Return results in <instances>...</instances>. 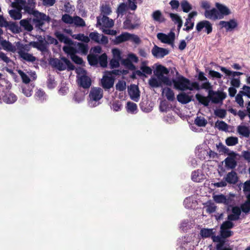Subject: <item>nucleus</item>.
<instances>
[{
    "mask_svg": "<svg viewBox=\"0 0 250 250\" xmlns=\"http://www.w3.org/2000/svg\"><path fill=\"white\" fill-rule=\"evenodd\" d=\"M50 63L52 66L60 71H63L66 69L67 70H73L75 68L68 59L63 57L61 58V60L57 58L53 59Z\"/></svg>",
    "mask_w": 250,
    "mask_h": 250,
    "instance_id": "obj_1",
    "label": "nucleus"
},
{
    "mask_svg": "<svg viewBox=\"0 0 250 250\" xmlns=\"http://www.w3.org/2000/svg\"><path fill=\"white\" fill-rule=\"evenodd\" d=\"M172 83L175 89L181 91L188 90V88H189L188 85H190V80L182 75L172 79Z\"/></svg>",
    "mask_w": 250,
    "mask_h": 250,
    "instance_id": "obj_2",
    "label": "nucleus"
},
{
    "mask_svg": "<svg viewBox=\"0 0 250 250\" xmlns=\"http://www.w3.org/2000/svg\"><path fill=\"white\" fill-rule=\"evenodd\" d=\"M140 25V19L135 14L134 16H127L123 22L124 29L132 30L138 28Z\"/></svg>",
    "mask_w": 250,
    "mask_h": 250,
    "instance_id": "obj_3",
    "label": "nucleus"
},
{
    "mask_svg": "<svg viewBox=\"0 0 250 250\" xmlns=\"http://www.w3.org/2000/svg\"><path fill=\"white\" fill-rule=\"evenodd\" d=\"M32 15L34 17L33 21L35 24L36 27L41 28L42 27L45 21L49 22L50 21V18L49 16L38 11L34 12Z\"/></svg>",
    "mask_w": 250,
    "mask_h": 250,
    "instance_id": "obj_4",
    "label": "nucleus"
},
{
    "mask_svg": "<svg viewBox=\"0 0 250 250\" xmlns=\"http://www.w3.org/2000/svg\"><path fill=\"white\" fill-rule=\"evenodd\" d=\"M209 98L214 104H222L223 101L227 97V94L222 91H214L209 90Z\"/></svg>",
    "mask_w": 250,
    "mask_h": 250,
    "instance_id": "obj_5",
    "label": "nucleus"
},
{
    "mask_svg": "<svg viewBox=\"0 0 250 250\" xmlns=\"http://www.w3.org/2000/svg\"><path fill=\"white\" fill-rule=\"evenodd\" d=\"M205 28V32L207 34H210L212 31V25L208 21L204 20L198 22L196 26V30L199 32Z\"/></svg>",
    "mask_w": 250,
    "mask_h": 250,
    "instance_id": "obj_6",
    "label": "nucleus"
},
{
    "mask_svg": "<svg viewBox=\"0 0 250 250\" xmlns=\"http://www.w3.org/2000/svg\"><path fill=\"white\" fill-rule=\"evenodd\" d=\"M157 38L163 43L171 44L172 43L175 39V33L170 32L168 35L163 33H159L157 35Z\"/></svg>",
    "mask_w": 250,
    "mask_h": 250,
    "instance_id": "obj_7",
    "label": "nucleus"
},
{
    "mask_svg": "<svg viewBox=\"0 0 250 250\" xmlns=\"http://www.w3.org/2000/svg\"><path fill=\"white\" fill-rule=\"evenodd\" d=\"M89 97L91 101H98L103 97V91L100 87L92 88L89 93Z\"/></svg>",
    "mask_w": 250,
    "mask_h": 250,
    "instance_id": "obj_8",
    "label": "nucleus"
},
{
    "mask_svg": "<svg viewBox=\"0 0 250 250\" xmlns=\"http://www.w3.org/2000/svg\"><path fill=\"white\" fill-rule=\"evenodd\" d=\"M152 55L157 58H162L169 54V50L167 49L160 47L154 45L151 50Z\"/></svg>",
    "mask_w": 250,
    "mask_h": 250,
    "instance_id": "obj_9",
    "label": "nucleus"
},
{
    "mask_svg": "<svg viewBox=\"0 0 250 250\" xmlns=\"http://www.w3.org/2000/svg\"><path fill=\"white\" fill-rule=\"evenodd\" d=\"M79 85L84 89H88L91 85V80L86 74H83L78 79Z\"/></svg>",
    "mask_w": 250,
    "mask_h": 250,
    "instance_id": "obj_10",
    "label": "nucleus"
},
{
    "mask_svg": "<svg viewBox=\"0 0 250 250\" xmlns=\"http://www.w3.org/2000/svg\"><path fill=\"white\" fill-rule=\"evenodd\" d=\"M188 87L189 88H188V90H193L194 89L197 90H199L200 89L208 90L211 89L212 86L211 83L208 81L203 83L201 86H199V84L197 82H194L191 83L190 81V85H188Z\"/></svg>",
    "mask_w": 250,
    "mask_h": 250,
    "instance_id": "obj_11",
    "label": "nucleus"
},
{
    "mask_svg": "<svg viewBox=\"0 0 250 250\" xmlns=\"http://www.w3.org/2000/svg\"><path fill=\"white\" fill-rule=\"evenodd\" d=\"M128 94L130 98L135 102H138L140 97V91L138 86L135 84H131L128 88Z\"/></svg>",
    "mask_w": 250,
    "mask_h": 250,
    "instance_id": "obj_12",
    "label": "nucleus"
},
{
    "mask_svg": "<svg viewBox=\"0 0 250 250\" xmlns=\"http://www.w3.org/2000/svg\"><path fill=\"white\" fill-rule=\"evenodd\" d=\"M219 24L222 27H225L227 31H231L238 26V23L235 19H231L228 21H221Z\"/></svg>",
    "mask_w": 250,
    "mask_h": 250,
    "instance_id": "obj_13",
    "label": "nucleus"
},
{
    "mask_svg": "<svg viewBox=\"0 0 250 250\" xmlns=\"http://www.w3.org/2000/svg\"><path fill=\"white\" fill-rule=\"evenodd\" d=\"M204 16L206 18L213 21L221 19V17L219 16L218 11L215 8H213L210 10H205Z\"/></svg>",
    "mask_w": 250,
    "mask_h": 250,
    "instance_id": "obj_14",
    "label": "nucleus"
},
{
    "mask_svg": "<svg viewBox=\"0 0 250 250\" xmlns=\"http://www.w3.org/2000/svg\"><path fill=\"white\" fill-rule=\"evenodd\" d=\"M228 155L230 157H228L225 159L226 166L232 169L234 168L236 166V162L235 160L236 154L233 151H231L228 153Z\"/></svg>",
    "mask_w": 250,
    "mask_h": 250,
    "instance_id": "obj_15",
    "label": "nucleus"
},
{
    "mask_svg": "<svg viewBox=\"0 0 250 250\" xmlns=\"http://www.w3.org/2000/svg\"><path fill=\"white\" fill-rule=\"evenodd\" d=\"M215 6L219 12V16L221 17V19L225 16H228L231 13L230 10L225 5L218 2L215 3Z\"/></svg>",
    "mask_w": 250,
    "mask_h": 250,
    "instance_id": "obj_16",
    "label": "nucleus"
},
{
    "mask_svg": "<svg viewBox=\"0 0 250 250\" xmlns=\"http://www.w3.org/2000/svg\"><path fill=\"white\" fill-rule=\"evenodd\" d=\"M197 15V12L196 11H192L188 14V17L186 19V21L185 23V25L186 27L183 29L184 30L188 31L193 29L194 23L193 22H191V21L192 18Z\"/></svg>",
    "mask_w": 250,
    "mask_h": 250,
    "instance_id": "obj_17",
    "label": "nucleus"
},
{
    "mask_svg": "<svg viewBox=\"0 0 250 250\" xmlns=\"http://www.w3.org/2000/svg\"><path fill=\"white\" fill-rule=\"evenodd\" d=\"M71 45H73L76 47L78 51V53H81L83 55H86L87 54L88 51L87 44L73 41V43Z\"/></svg>",
    "mask_w": 250,
    "mask_h": 250,
    "instance_id": "obj_18",
    "label": "nucleus"
},
{
    "mask_svg": "<svg viewBox=\"0 0 250 250\" xmlns=\"http://www.w3.org/2000/svg\"><path fill=\"white\" fill-rule=\"evenodd\" d=\"M18 53L21 58L27 62H34L36 60V58L32 54L23 50H20Z\"/></svg>",
    "mask_w": 250,
    "mask_h": 250,
    "instance_id": "obj_19",
    "label": "nucleus"
},
{
    "mask_svg": "<svg viewBox=\"0 0 250 250\" xmlns=\"http://www.w3.org/2000/svg\"><path fill=\"white\" fill-rule=\"evenodd\" d=\"M114 79L109 76H104L102 80V87L105 89H109L113 87Z\"/></svg>",
    "mask_w": 250,
    "mask_h": 250,
    "instance_id": "obj_20",
    "label": "nucleus"
},
{
    "mask_svg": "<svg viewBox=\"0 0 250 250\" xmlns=\"http://www.w3.org/2000/svg\"><path fill=\"white\" fill-rule=\"evenodd\" d=\"M36 2L35 0H27L26 4L23 5V9L25 12L29 14H32L37 11L34 10Z\"/></svg>",
    "mask_w": 250,
    "mask_h": 250,
    "instance_id": "obj_21",
    "label": "nucleus"
},
{
    "mask_svg": "<svg viewBox=\"0 0 250 250\" xmlns=\"http://www.w3.org/2000/svg\"><path fill=\"white\" fill-rule=\"evenodd\" d=\"M55 35L61 42H63L67 45H71L73 43V41L70 38L65 36L62 33L59 32H56Z\"/></svg>",
    "mask_w": 250,
    "mask_h": 250,
    "instance_id": "obj_22",
    "label": "nucleus"
},
{
    "mask_svg": "<svg viewBox=\"0 0 250 250\" xmlns=\"http://www.w3.org/2000/svg\"><path fill=\"white\" fill-rule=\"evenodd\" d=\"M238 180L237 173L234 171H231L229 172L226 177H225V181L226 183H228L230 184H235Z\"/></svg>",
    "mask_w": 250,
    "mask_h": 250,
    "instance_id": "obj_23",
    "label": "nucleus"
},
{
    "mask_svg": "<svg viewBox=\"0 0 250 250\" xmlns=\"http://www.w3.org/2000/svg\"><path fill=\"white\" fill-rule=\"evenodd\" d=\"M177 101L182 104H187L192 100V96H190L186 93H181L177 96Z\"/></svg>",
    "mask_w": 250,
    "mask_h": 250,
    "instance_id": "obj_24",
    "label": "nucleus"
},
{
    "mask_svg": "<svg viewBox=\"0 0 250 250\" xmlns=\"http://www.w3.org/2000/svg\"><path fill=\"white\" fill-rule=\"evenodd\" d=\"M0 44L2 46L3 49L7 51L15 52L16 51V47L13 45L10 42L6 40H2Z\"/></svg>",
    "mask_w": 250,
    "mask_h": 250,
    "instance_id": "obj_25",
    "label": "nucleus"
},
{
    "mask_svg": "<svg viewBox=\"0 0 250 250\" xmlns=\"http://www.w3.org/2000/svg\"><path fill=\"white\" fill-rule=\"evenodd\" d=\"M2 101L6 104H13L17 100V97L13 93H8L5 94L2 97Z\"/></svg>",
    "mask_w": 250,
    "mask_h": 250,
    "instance_id": "obj_26",
    "label": "nucleus"
},
{
    "mask_svg": "<svg viewBox=\"0 0 250 250\" xmlns=\"http://www.w3.org/2000/svg\"><path fill=\"white\" fill-rule=\"evenodd\" d=\"M16 8V9H12L9 10V14L12 19L15 20H20L22 17L21 11L22 9V7Z\"/></svg>",
    "mask_w": 250,
    "mask_h": 250,
    "instance_id": "obj_27",
    "label": "nucleus"
},
{
    "mask_svg": "<svg viewBox=\"0 0 250 250\" xmlns=\"http://www.w3.org/2000/svg\"><path fill=\"white\" fill-rule=\"evenodd\" d=\"M169 70L165 66L162 65H159L156 67L155 74L157 76V78L164 75V74L167 75L169 73Z\"/></svg>",
    "mask_w": 250,
    "mask_h": 250,
    "instance_id": "obj_28",
    "label": "nucleus"
},
{
    "mask_svg": "<svg viewBox=\"0 0 250 250\" xmlns=\"http://www.w3.org/2000/svg\"><path fill=\"white\" fill-rule=\"evenodd\" d=\"M63 51L70 57L78 53V51L76 47L73 45H67L64 46L62 48Z\"/></svg>",
    "mask_w": 250,
    "mask_h": 250,
    "instance_id": "obj_29",
    "label": "nucleus"
},
{
    "mask_svg": "<svg viewBox=\"0 0 250 250\" xmlns=\"http://www.w3.org/2000/svg\"><path fill=\"white\" fill-rule=\"evenodd\" d=\"M130 33L128 32L122 33L120 35L116 37L115 41V43L119 44L125 41H129V37H130Z\"/></svg>",
    "mask_w": 250,
    "mask_h": 250,
    "instance_id": "obj_30",
    "label": "nucleus"
},
{
    "mask_svg": "<svg viewBox=\"0 0 250 250\" xmlns=\"http://www.w3.org/2000/svg\"><path fill=\"white\" fill-rule=\"evenodd\" d=\"M195 98L200 103L203 104L205 106H208L211 100L209 95L208 97H205L198 93L195 95Z\"/></svg>",
    "mask_w": 250,
    "mask_h": 250,
    "instance_id": "obj_31",
    "label": "nucleus"
},
{
    "mask_svg": "<svg viewBox=\"0 0 250 250\" xmlns=\"http://www.w3.org/2000/svg\"><path fill=\"white\" fill-rule=\"evenodd\" d=\"M32 45L33 47L38 49L39 50L43 52L47 51V47L43 40H39V42H33Z\"/></svg>",
    "mask_w": 250,
    "mask_h": 250,
    "instance_id": "obj_32",
    "label": "nucleus"
},
{
    "mask_svg": "<svg viewBox=\"0 0 250 250\" xmlns=\"http://www.w3.org/2000/svg\"><path fill=\"white\" fill-rule=\"evenodd\" d=\"M30 19H23L20 21V24L24 29L28 32H31L33 29L32 25L30 22Z\"/></svg>",
    "mask_w": 250,
    "mask_h": 250,
    "instance_id": "obj_33",
    "label": "nucleus"
},
{
    "mask_svg": "<svg viewBox=\"0 0 250 250\" xmlns=\"http://www.w3.org/2000/svg\"><path fill=\"white\" fill-rule=\"evenodd\" d=\"M10 30L13 33L18 34L21 32V27L18 24L14 22L9 21L8 25L6 27Z\"/></svg>",
    "mask_w": 250,
    "mask_h": 250,
    "instance_id": "obj_34",
    "label": "nucleus"
},
{
    "mask_svg": "<svg viewBox=\"0 0 250 250\" xmlns=\"http://www.w3.org/2000/svg\"><path fill=\"white\" fill-rule=\"evenodd\" d=\"M152 17L155 21H158L160 23L164 22L166 20L162 13L159 10H156L154 11L152 14Z\"/></svg>",
    "mask_w": 250,
    "mask_h": 250,
    "instance_id": "obj_35",
    "label": "nucleus"
},
{
    "mask_svg": "<svg viewBox=\"0 0 250 250\" xmlns=\"http://www.w3.org/2000/svg\"><path fill=\"white\" fill-rule=\"evenodd\" d=\"M238 132L245 137H248L250 134V130L249 128L244 125H239L237 127Z\"/></svg>",
    "mask_w": 250,
    "mask_h": 250,
    "instance_id": "obj_36",
    "label": "nucleus"
},
{
    "mask_svg": "<svg viewBox=\"0 0 250 250\" xmlns=\"http://www.w3.org/2000/svg\"><path fill=\"white\" fill-rule=\"evenodd\" d=\"M215 234L212 229H202L200 230V235L203 238L211 237Z\"/></svg>",
    "mask_w": 250,
    "mask_h": 250,
    "instance_id": "obj_37",
    "label": "nucleus"
},
{
    "mask_svg": "<svg viewBox=\"0 0 250 250\" xmlns=\"http://www.w3.org/2000/svg\"><path fill=\"white\" fill-rule=\"evenodd\" d=\"M228 111L232 113L234 116H236V115H238L239 117H240V119L241 120H243L245 118V117L247 116V114L246 113V111H242V110H239L238 112H237L236 110L235 109H233L232 107H230L229 108Z\"/></svg>",
    "mask_w": 250,
    "mask_h": 250,
    "instance_id": "obj_38",
    "label": "nucleus"
},
{
    "mask_svg": "<svg viewBox=\"0 0 250 250\" xmlns=\"http://www.w3.org/2000/svg\"><path fill=\"white\" fill-rule=\"evenodd\" d=\"M220 68L221 71L225 73L228 76H232L234 77L236 76H240L243 74V73L240 72L231 71L229 70L225 67L220 66Z\"/></svg>",
    "mask_w": 250,
    "mask_h": 250,
    "instance_id": "obj_39",
    "label": "nucleus"
},
{
    "mask_svg": "<svg viewBox=\"0 0 250 250\" xmlns=\"http://www.w3.org/2000/svg\"><path fill=\"white\" fill-rule=\"evenodd\" d=\"M87 60L90 65H97L98 64V56L95 54H89L87 56Z\"/></svg>",
    "mask_w": 250,
    "mask_h": 250,
    "instance_id": "obj_40",
    "label": "nucleus"
},
{
    "mask_svg": "<svg viewBox=\"0 0 250 250\" xmlns=\"http://www.w3.org/2000/svg\"><path fill=\"white\" fill-rule=\"evenodd\" d=\"M101 20L106 27L111 28L114 25L113 21L106 16L103 15Z\"/></svg>",
    "mask_w": 250,
    "mask_h": 250,
    "instance_id": "obj_41",
    "label": "nucleus"
},
{
    "mask_svg": "<svg viewBox=\"0 0 250 250\" xmlns=\"http://www.w3.org/2000/svg\"><path fill=\"white\" fill-rule=\"evenodd\" d=\"M98 63L103 67H105L107 65V56L105 53L98 56Z\"/></svg>",
    "mask_w": 250,
    "mask_h": 250,
    "instance_id": "obj_42",
    "label": "nucleus"
},
{
    "mask_svg": "<svg viewBox=\"0 0 250 250\" xmlns=\"http://www.w3.org/2000/svg\"><path fill=\"white\" fill-rule=\"evenodd\" d=\"M194 123L198 126L204 127L208 124V122L204 117L197 116L194 120Z\"/></svg>",
    "mask_w": 250,
    "mask_h": 250,
    "instance_id": "obj_43",
    "label": "nucleus"
},
{
    "mask_svg": "<svg viewBox=\"0 0 250 250\" xmlns=\"http://www.w3.org/2000/svg\"><path fill=\"white\" fill-rule=\"evenodd\" d=\"M233 231L230 229H220V234L223 238H227L233 235Z\"/></svg>",
    "mask_w": 250,
    "mask_h": 250,
    "instance_id": "obj_44",
    "label": "nucleus"
},
{
    "mask_svg": "<svg viewBox=\"0 0 250 250\" xmlns=\"http://www.w3.org/2000/svg\"><path fill=\"white\" fill-rule=\"evenodd\" d=\"M160 110L162 112H167L169 111L171 106L166 101H161L160 104Z\"/></svg>",
    "mask_w": 250,
    "mask_h": 250,
    "instance_id": "obj_45",
    "label": "nucleus"
},
{
    "mask_svg": "<svg viewBox=\"0 0 250 250\" xmlns=\"http://www.w3.org/2000/svg\"><path fill=\"white\" fill-rule=\"evenodd\" d=\"M181 7L183 12L188 13L190 10L192 9L191 4L186 0H183L181 3Z\"/></svg>",
    "mask_w": 250,
    "mask_h": 250,
    "instance_id": "obj_46",
    "label": "nucleus"
},
{
    "mask_svg": "<svg viewBox=\"0 0 250 250\" xmlns=\"http://www.w3.org/2000/svg\"><path fill=\"white\" fill-rule=\"evenodd\" d=\"M148 83L152 87H159L161 86V82L155 78H151L148 81Z\"/></svg>",
    "mask_w": 250,
    "mask_h": 250,
    "instance_id": "obj_47",
    "label": "nucleus"
},
{
    "mask_svg": "<svg viewBox=\"0 0 250 250\" xmlns=\"http://www.w3.org/2000/svg\"><path fill=\"white\" fill-rule=\"evenodd\" d=\"M238 139L236 137H229L226 140V144L228 146H233L237 144Z\"/></svg>",
    "mask_w": 250,
    "mask_h": 250,
    "instance_id": "obj_48",
    "label": "nucleus"
},
{
    "mask_svg": "<svg viewBox=\"0 0 250 250\" xmlns=\"http://www.w3.org/2000/svg\"><path fill=\"white\" fill-rule=\"evenodd\" d=\"M215 126L220 130L227 131L228 129V124L223 121H218L215 124Z\"/></svg>",
    "mask_w": 250,
    "mask_h": 250,
    "instance_id": "obj_49",
    "label": "nucleus"
},
{
    "mask_svg": "<svg viewBox=\"0 0 250 250\" xmlns=\"http://www.w3.org/2000/svg\"><path fill=\"white\" fill-rule=\"evenodd\" d=\"M214 114L216 117L224 119L227 115V111L224 109H217L214 110Z\"/></svg>",
    "mask_w": 250,
    "mask_h": 250,
    "instance_id": "obj_50",
    "label": "nucleus"
},
{
    "mask_svg": "<svg viewBox=\"0 0 250 250\" xmlns=\"http://www.w3.org/2000/svg\"><path fill=\"white\" fill-rule=\"evenodd\" d=\"M166 90V96L167 99L169 101H173L175 99L174 93L173 91L170 88H167Z\"/></svg>",
    "mask_w": 250,
    "mask_h": 250,
    "instance_id": "obj_51",
    "label": "nucleus"
},
{
    "mask_svg": "<svg viewBox=\"0 0 250 250\" xmlns=\"http://www.w3.org/2000/svg\"><path fill=\"white\" fill-rule=\"evenodd\" d=\"M74 23L77 26L83 27L85 26V23L84 21L79 16L74 17Z\"/></svg>",
    "mask_w": 250,
    "mask_h": 250,
    "instance_id": "obj_52",
    "label": "nucleus"
},
{
    "mask_svg": "<svg viewBox=\"0 0 250 250\" xmlns=\"http://www.w3.org/2000/svg\"><path fill=\"white\" fill-rule=\"evenodd\" d=\"M18 72L23 83L27 84L30 83V79L26 74L21 70H19Z\"/></svg>",
    "mask_w": 250,
    "mask_h": 250,
    "instance_id": "obj_53",
    "label": "nucleus"
},
{
    "mask_svg": "<svg viewBox=\"0 0 250 250\" xmlns=\"http://www.w3.org/2000/svg\"><path fill=\"white\" fill-rule=\"evenodd\" d=\"M74 17H72L68 14H65L62 15V20L63 22L67 24H72L74 22Z\"/></svg>",
    "mask_w": 250,
    "mask_h": 250,
    "instance_id": "obj_54",
    "label": "nucleus"
},
{
    "mask_svg": "<svg viewBox=\"0 0 250 250\" xmlns=\"http://www.w3.org/2000/svg\"><path fill=\"white\" fill-rule=\"evenodd\" d=\"M161 82V83H163L165 84L168 86H171L172 83V80L171 81L169 78L167 76H165L163 75L158 78Z\"/></svg>",
    "mask_w": 250,
    "mask_h": 250,
    "instance_id": "obj_55",
    "label": "nucleus"
},
{
    "mask_svg": "<svg viewBox=\"0 0 250 250\" xmlns=\"http://www.w3.org/2000/svg\"><path fill=\"white\" fill-rule=\"evenodd\" d=\"M26 3V1L25 0H15V2L12 3V6L14 8H20L22 7L23 8V5Z\"/></svg>",
    "mask_w": 250,
    "mask_h": 250,
    "instance_id": "obj_56",
    "label": "nucleus"
},
{
    "mask_svg": "<svg viewBox=\"0 0 250 250\" xmlns=\"http://www.w3.org/2000/svg\"><path fill=\"white\" fill-rule=\"evenodd\" d=\"M127 9V8L126 4L125 3H122L119 5L117 8V12L118 15H123L126 12Z\"/></svg>",
    "mask_w": 250,
    "mask_h": 250,
    "instance_id": "obj_57",
    "label": "nucleus"
},
{
    "mask_svg": "<svg viewBox=\"0 0 250 250\" xmlns=\"http://www.w3.org/2000/svg\"><path fill=\"white\" fill-rule=\"evenodd\" d=\"M234 224L231 221H226L224 222L220 226V229H230L234 227Z\"/></svg>",
    "mask_w": 250,
    "mask_h": 250,
    "instance_id": "obj_58",
    "label": "nucleus"
},
{
    "mask_svg": "<svg viewBox=\"0 0 250 250\" xmlns=\"http://www.w3.org/2000/svg\"><path fill=\"white\" fill-rule=\"evenodd\" d=\"M126 108L127 111L134 113V111L137 109V106L136 104L131 102H128L127 103Z\"/></svg>",
    "mask_w": 250,
    "mask_h": 250,
    "instance_id": "obj_59",
    "label": "nucleus"
},
{
    "mask_svg": "<svg viewBox=\"0 0 250 250\" xmlns=\"http://www.w3.org/2000/svg\"><path fill=\"white\" fill-rule=\"evenodd\" d=\"M101 12L103 15L107 16L111 13V9L109 5H103L101 7Z\"/></svg>",
    "mask_w": 250,
    "mask_h": 250,
    "instance_id": "obj_60",
    "label": "nucleus"
},
{
    "mask_svg": "<svg viewBox=\"0 0 250 250\" xmlns=\"http://www.w3.org/2000/svg\"><path fill=\"white\" fill-rule=\"evenodd\" d=\"M116 89L119 91H123L126 89V83L124 81H119L116 84Z\"/></svg>",
    "mask_w": 250,
    "mask_h": 250,
    "instance_id": "obj_61",
    "label": "nucleus"
},
{
    "mask_svg": "<svg viewBox=\"0 0 250 250\" xmlns=\"http://www.w3.org/2000/svg\"><path fill=\"white\" fill-rule=\"evenodd\" d=\"M213 199L217 203H224L226 201V196L223 194L216 195L214 196Z\"/></svg>",
    "mask_w": 250,
    "mask_h": 250,
    "instance_id": "obj_62",
    "label": "nucleus"
},
{
    "mask_svg": "<svg viewBox=\"0 0 250 250\" xmlns=\"http://www.w3.org/2000/svg\"><path fill=\"white\" fill-rule=\"evenodd\" d=\"M120 60H118V59L112 58L109 62V65L110 68L113 69L115 68H117L120 65Z\"/></svg>",
    "mask_w": 250,
    "mask_h": 250,
    "instance_id": "obj_63",
    "label": "nucleus"
},
{
    "mask_svg": "<svg viewBox=\"0 0 250 250\" xmlns=\"http://www.w3.org/2000/svg\"><path fill=\"white\" fill-rule=\"evenodd\" d=\"M241 210L243 212L247 213L250 211V202H246L241 205Z\"/></svg>",
    "mask_w": 250,
    "mask_h": 250,
    "instance_id": "obj_64",
    "label": "nucleus"
}]
</instances>
